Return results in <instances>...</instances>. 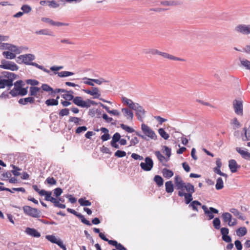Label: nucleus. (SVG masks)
I'll list each match as a JSON object with an SVG mask.
<instances>
[{
	"mask_svg": "<svg viewBox=\"0 0 250 250\" xmlns=\"http://www.w3.org/2000/svg\"><path fill=\"white\" fill-rule=\"evenodd\" d=\"M174 184L177 189L179 190L178 195L180 197H184L186 204L190 203L193 199L192 195L195 191L194 186L189 183H185L178 175L174 177Z\"/></svg>",
	"mask_w": 250,
	"mask_h": 250,
	"instance_id": "obj_1",
	"label": "nucleus"
},
{
	"mask_svg": "<svg viewBox=\"0 0 250 250\" xmlns=\"http://www.w3.org/2000/svg\"><path fill=\"white\" fill-rule=\"evenodd\" d=\"M17 78V75L13 73L4 72L0 76V89L5 87L10 88L13 85V81Z\"/></svg>",
	"mask_w": 250,
	"mask_h": 250,
	"instance_id": "obj_2",
	"label": "nucleus"
},
{
	"mask_svg": "<svg viewBox=\"0 0 250 250\" xmlns=\"http://www.w3.org/2000/svg\"><path fill=\"white\" fill-rule=\"evenodd\" d=\"M141 128L144 135H142L138 131H136L135 133L137 136L144 139H146V137L153 140H156L157 139V136L154 131L147 125L144 123L142 124Z\"/></svg>",
	"mask_w": 250,
	"mask_h": 250,
	"instance_id": "obj_3",
	"label": "nucleus"
},
{
	"mask_svg": "<svg viewBox=\"0 0 250 250\" xmlns=\"http://www.w3.org/2000/svg\"><path fill=\"white\" fill-rule=\"evenodd\" d=\"M24 213L26 215L34 218H39L41 216V211L36 208H33L29 206L23 207Z\"/></svg>",
	"mask_w": 250,
	"mask_h": 250,
	"instance_id": "obj_4",
	"label": "nucleus"
},
{
	"mask_svg": "<svg viewBox=\"0 0 250 250\" xmlns=\"http://www.w3.org/2000/svg\"><path fill=\"white\" fill-rule=\"evenodd\" d=\"M0 68L4 69H9L11 71H16L18 70L19 66L14 62L7 61L4 59L1 61Z\"/></svg>",
	"mask_w": 250,
	"mask_h": 250,
	"instance_id": "obj_5",
	"label": "nucleus"
},
{
	"mask_svg": "<svg viewBox=\"0 0 250 250\" xmlns=\"http://www.w3.org/2000/svg\"><path fill=\"white\" fill-rule=\"evenodd\" d=\"M132 110L136 111L137 119L141 122H143L146 113V111L143 107L138 104H137L136 105H135Z\"/></svg>",
	"mask_w": 250,
	"mask_h": 250,
	"instance_id": "obj_6",
	"label": "nucleus"
},
{
	"mask_svg": "<svg viewBox=\"0 0 250 250\" xmlns=\"http://www.w3.org/2000/svg\"><path fill=\"white\" fill-rule=\"evenodd\" d=\"M145 162H142L140 164V167L144 171H148L151 170L153 167V162L152 160L149 157H147L145 159Z\"/></svg>",
	"mask_w": 250,
	"mask_h": 250,
	"instance_id": "obj_7",
	"label": "nucleus"
},
{
	"mask_svg": "<svg viewBox=\"0 0 250 250\" xmlns=\"http://www.w3.org/2000/svg\"><path fill=\"white\" fill-rule=\"evenodd\" d=\"M222 218L224 222H228L229 226H234L237 224V220L236 219H233L232 220V215L229 212L223 213L222 215Z\"/></svg>",
	"mask_w": 250,
	"mask_h": 250,
	"instance_id": "obj_8",
	"label": "nucleus"
},
{
	"mask_svg": "<svg viewBox=\"0 0 250 250\" xmlns=\"http://www.w3.org/2000/svg\"><path fill=\"white\" fill-rule=\"evenodd\" d=\"M45 238L47 240L52 243L56 244L63 250H66V248L64 245H63L62 242L60 239H58L53 235H46Z\"/></svg>",
	"mask_w": 250,
	"mask_h": 250,
	"instance_id": "obj_9",
	"label": "nucleus"
},
{
	"mask_svg": "<svg viewBox=\"0 0 250 250\" xmlns=\"http://www.w3.org/2000/svg\"><path fill=\"white\" fill-rule=\"evenodd\" d=\"M233 106L236 114L243 115V102L240 100H235L233 102Z\"/></svg>",
	"mask_w": 250,
	"mask_h": 250,
	"instance_id": "obj_10",
	"label": "nucleus"
},
{
	"mask_svg": "<svg viewBox=\"0 0 250 250\" xmlns=\"http://www.w3.org/2000/svg\"><path fill=\"white\" fill-rule=\"evenodd\" d=\"M235 31L244 35L250 34V25L239 24L235 27Z\"/></svg>",
	"mask_w": 250,
	"mask_h": 250,
	"instance_id": "obj_11",
	"label": "nucleus"
},
{
	"mask_svg": "<svg viewBox=\"0 0 250 250\" xmlns=\"http://www.w3.org/2000/svg\"><path fill=\"white\" fill-rule=\"evenodd\" d=\"M202 208L204 210L205 214H207L208 216V220H211L214 218L213 213L217 214L219 212L217 209L212 207H210L208 209L205 205H203Z\"/></svg>",
	"mask_w": 250,
	"mask_h": 250,
	"instance_id": "obj_12",
	"label": "nucleus"
},
{
	"mask_svg": "<svg viewBox=\"0 0 250 250\" xmlns=\"http://www.w3.org/2000/svg\"><path fill=\"white\" fill-rule=\"evenodd\" d=\"M18 59L21 60L22 62L31 64L30 62L35 59V56L31 54L21 55L18 57Z\"/></svg>",
	"mask_w": 250,
	"mask_h": 250,
	"instance_id": "obj_13",
	"label": "nucleus"
},
{
	"mask_svg": "<svg viewBox=\"0 0 250 250\" xmlns=\"http://www.w3.org/2000/svg\"><path fill=\"white\" fill-rule=\"evenodd\" d=\"M73 102L77 105L82 107H88L90 105L84 101L83 100L81 97L77 96L74 97Z\"/></svg>",
	"mask_w": 250,
	"mask_h": 250,
	"instance_id": "obj_14",
	"label": "nucleus"
},
{
	"mask_svg": "<svg viewBox=\"0 0 250 250\" xmlns=\"http://www.w3.org/2000/svg\"><path fill=\"white\" fill-rule=\"evenodd\" d=\"M83 91L85 93L93 96L94 98H99L101 96L100 91L97 87H92V90L83 89Z\"/></svg>",
	"mask_w": 250,
	"mask_h": 250,
	"instance_id": "obj_15",
	"label": "nucleus"
},
{
	"mask_svg": "<svg viewBox=\"0 0 250 250\" xmlns=\"http://www.w3.org/2000/svg\"><path fill=\"white\" fill-rule=\"evenodd\" d=\"M236 150L240 154L243 159L250 161V153L247 151V149H243L241 147H237L236 148Z\"/></svg>",
	"mask_w": 250,
	"mask_h": 250,
	"instance_id": "obj_16",
	"label": "nucleus"
},
{
	"mask_svg": "<svg viewBox=\"0 0 250 250\" xmlns=\"http://www.w3.org/2000/svg\"><path fill=\"white\" fill-rule=\"evenodd\" d=\"M40 92H42L41 88L36 86H31L29 88V95L34 98H38L40 96Z\"/></svg>",
	"mask_w": 250,
	"mask_h": 250,
	"instance_id": "obj_17",
	"label": "nucleus"
},
{
	"mask_svg": "<svg viewBox=\"0 0 250 250\" xmlns=\"http://www.w3.org/2000/svg\"><path fill=\"white\" fill-rule=\"evenodd\" d=\"M95 130L97 132L100 130L102 132L104 133V134L101 137V139L103 142L106 141L110 139L109 130L107 128L103 127L100 129H95Z\"/></svg>",
	"mask_w": 250,
	"mask_h": 250,
	"instance_id": "obj_18",
	"label": "nucleus"
},
{
	"mask_svg": "<svg viewBox=\"0 0 250 250\" xmlns=\"http://www.w3.org/2000/svg\"><path fill=\"white\" fill-rule=\"evenodd\" d=\"M229 167L231 172H236L238 168H240L239 166L235 160L231 159L229 162Z\"/></svg>",
	"mask_w": 250,
	"mask_h": 250,
	"instance_id": "obj_19",
	"label": "nucleus"
},
{
	"mask_svg": "<svg viewBox=\"0 0 250 250\" xmlns=\"http://www.w3.org/2000/svg\"><path fill=\"white\" fill-rule=\"evenodd\" d=\"M25 232L28 235L34 237L38 238L41 236V233L33 228H27L25 230Z\"/></svg>",
	"mask_w": 250,
	"mask_h": 250,
	"instance_id": "obj_20",
	"label": "nucleus"
},
{
	"mask_svg": "<svg viewBox=\"0 0 250 250\" xmlns=\"http://www.w3.org/2000/svg\"><path fill=\"white\" fill-rule=\"evenodd\" d=\"M35 102V98L33 97H28L25 98L20 99L19 103L21 104L25 105L28 103L30 104H34Z\"/></svg>",
	"mask_w": 250,
	"mask_h": 250,
	"instance_id": "obj_21",
	"label": "nucleus"
},
{
	"mask_svg": "<svg viewBox=\"0 0 250 250\" xmlns=\"http://www.w3.org/2000/svg\"><path fill=\"white\" fill-rule=\"evenodd\" d=\"M160 56L163 57L164 58L167 59L171 60L182 61L183 59L180 58L175 57L171 54H169L166 52H161Z\"/></svg>",
	"mask_w": 250,
	"mask_h": 250,
	"instance_id": "obj_22",
	"label": "nucleus"
},
{
	"mask_svg": "<svg viewBox=\"0 0 250 250\" xmlns=\"http://www.w3.org/2000/svg\"><path fill=\"white\" fill-rule=\"evenodd\" d=\"M122 111L124 116L130 120H132L133 118V112L127 108H124L122 109Z\"/></svg>",
	"mask_w": 250,
	"mask_h": 250,
	"instance_id": "obj_23",
	"label": "nucleus"
},
{
	"mask_svg": "<svg viewBox=\"0 0 250 250\" xmlns=\"http://www.w3.org/2000/svg\"><path fill=\"white\" fill-rule=\"evenodd\" d=\"M122 102L125 104H126L131 109H133L137 104L134 103L131 100L127 99L126 97L122 98Z\"/></svg>",
	"mask_w": 250,
	"mask_h": 250,
	"instance_id": "obj_24",
	"label": "nucleus"
},
{
	"mask_svg": "<svg viewBox=\"0 0 250 250\" xmlns=\"http://www.w3.org/2000/svg\"><path fill=\"white\" fill-rule=\"evenodd\" d=\"M63 93L62 97L64 99L68 101L73 100L74 97L73 95L74 92L72 90L67 91L65 90V91L63 92Z\"/></svg>",
	"mask_w": 250,
	"mask_h": 250,
	"instance_id": "obj_25",
	"label": "nucleus"
},
{
	"mask_svg": "<svg viewBox=\"0 0 250 250\" xmlns=\"http://www.w3.org/2000/svg\"><path fill=\"white\" fill-rule=\"evenodd\" d=\"M59 96H57L56 99H49L45 101V103L47 106L57 105L59 104L58 99Z\"/></svg>",
	"mask_w": 250,
	"mask_h": 250,
	"instance_id": "obj_26",
	"label": "nucleus"
},
{
	"mask_svg": "<svg viewBox=\"0 0 250 250\" xmlns=\"http://www.w3.org/2000/svg\"><path fill=\"white\" fill-rule=\"evenodd\" d=\"M162 174L163 176L167 179L171 178L173 175V171L166 168L163 169Z\"/></svg>",
	"mask_w": 250,
	"mask_h": 250,
	"instance_id": "obj_27",
	"label": "nucleus"
},
{
	"mask_svg": "<svg viewBox=\"0 0 250 250\" xmlns=\"http://www.w3.org/2000/svg\"><path fill=\"white\" fill-rule=\"evenodd\" d=\"M166 191L167 193H172L174 190L173 185L171 181L165 183Z\"/></svg>",
	"mask_w": 250,
	"mask_h": 250,
	"instance_id": "obj_28",
	"label": "nucleus"
},
{
	"mask_svg": "<svg viewBox=\"0 0 250 250\" xmlns=\"http://www.w3.org/2000/svg\"><path fill=\"white\" fill-rule=\"evenodd\" d=\"M155 155L157 157L159 161L161 163H166L168 160V159H167L165 157H164L159 151H156L155 152Z\"/></svg>",
	"mask_w": 250,
	"mask_h": 250,
	"instance_id": "obj_29",
	"label": "nucleus"
},
{
	"mask_svg": "<svg viewBox=\"0 0 250 250\" xmlns=\"http://www.w3.org/2000/svg\"><path fill=\"white\" fill-rule=\"evenodd\" d=\"M41 193H40V195L45 196V200L46 201H49L50 200V198L52 197V193L51 191H47L44 189H42V191H41Z\"/></svg>",
	"mask_w": 250,
	"mask_h": 250,
	"instance_id": "obj_30",
	"label": "nucleus"
},
{
	"mask_svg": "<svg viewBox=\"0 0 250 250\" xmlns=\"http://www.w3.org/2000/svg\"><path fill=\"white\" fill-rule=\"evenodd\" d=\"M245 131V136L242 137L243 141H249L250 140V125L248 128H244Z\"/></svg>",
	"mask_w": 250,
	"mask_h": 250,
	"instance_id": "obj_31",
	"label": "nucleus"
},
{
	"mask_svg": "<svg viewBox=\"0 0 250 250\" xmlns=\"http://www.w3.org/2000/svg\"><path fill=\"white\" fill-rule=\"evenodd\" d=\"M247 233V230L245 227H241L236 230L237 235L242 237L245 235Z\"/></svg>",
	"mask_w": 250,
	"mask_h": 250,
	"instance_id": "obj_32",
	"label": "nucleus"
},
{
	"mask_svg": "<svg viewBox=\"0 0 250 250\" xmlns=\"http://www.w3.org/2000/svg\"><path fill=\"white\" fill-rule=\"evenodd\" d=\"M55 74H58L60 77H65L72 76L74 74L73 72L69 71H61L60 72H54Z\"/></svg>",
	"mask_w": 250,
	"mask_h": 250,
	"instance_id": "obj_33",
	"label": "nucleus"
},
{
	"mask_svg": "<svg viewBox=\"0 0 250 250\" xmlns=\"http://www.w3.org/2000/svg\"><path fill=\"white\" fill-rule=\"evenodd\" d=\"M154 181L159 187L163 185L164 180L162 177L159 175H155L154 178Z\"/></svg>",
	"mask_w": 250,
	"mask_h": 250,
	"instance_id": "obj_34",
	"label": "nucleus"
},
{
	"mask_svg": "<svg viewBox=\"0 0 250 250\" xmlns=\"http://www.w3.org/2000/svg\"><path fill=\"white\" fill-rule=\"evenodd\" d=\"M41 88L44 91L48 92V94L51 96L52 91H53V89L47 84H42Z\"/></svg>",
	"mask_w": 250,
	"mask_h": 250,
	"instance_id": "obj_35",
	"label": "nucleus"
},
{
	"mask_svg": "<svg viewBox=\"0 0 250 250\" xmlns=\"http://www.w3.org/2000/svg\"><path fill=\"white\" fill-rule=\"evenodd\" d=\"M36 33L37 34L40 35H49L51 36H53V33L51 31H49L48 29H42L39 31H36Z\"/></svg>",
	"mask_w": 250,
	"mask_h": 250,
	"instance_id": "obj_36",
	"label": "nucleus"
},
{
	"mask_svg": "<svg viewBox=\"0 0 250 250\" xmlns=\"http://www.w3.org/2000/svg\"><path fill=\"white\" fill-rule=\"evenodd\" d=\"M224 187V183L221 177L217 179L216 184L215 185L216 189L217 190L221 189Z\"/></svg>",
	"mask_w": 250,
	"mask_h": 250,
	"instance_id": "obj_37",
	"label": "nucleus"
},
{
	"mask_svg": "<svg viewBox=\"0 0 250 250\" xmlns=\"http://www.w3.org/2000/svg\"><path fill=\"white\" fill-rule=\"evenodd\" d=\"M2 54L7 59H13L16 57L15 54L9 51H4L3 52Z\"/></svg>",
	"mask_w": 250,
	"mask_h": 250,
	"instance_id": "obj_38",
	"label": "nucleus"
},
{
	"mask_svg": "<svg viewBox=\"0 0 250 250\" xmlns=\"http://www.w3.org/2000/svg\"><path fill=\"white\" fill-rule=\"evenodd\" d=\"M180 4V2L177 1H164L161 2V4L167 6H174Z\"/></svg>",
	"mask_w": 250,
	"mask_h": 250,
	"instance_id": "obj_39",
	"label": "nucleus"
},
{
	"mask_svg": "<svg viewBox=\"0 0 250 250\" xmlns=\"http://www.w3.org/2000/svg\"><path fill=\"white\" fill-rule=\"evenodd\" d=\"M158 132H159V134L160 135V136L165 140H167L169 137V134L168 133H167L165 131L164 129H163L162 128H159L158 129Z\"/></svg>",
	"mask_w": 250,
	"mask_h": 250,
	"instance_id": "obj_40",
	"label": "nucleus"
},
{
	"mask_svg": "<svg viewBox=\"0 0 250 250\" xmlns=\"http://www.w3.org/2000/svg\"><path fill=\"white\" fill-rule=\"evenodd\" d=\"M78 202L82 206H90L91 205V203L90 201L83 198H80Z\"/></svg>",
	"mask_w": 250,
	"mask_h": 250,
	"instance_id": "obj_41",
	"label": "nucleus"
},
{
	"mask_svg": "<svg viewBox=\"0 0 250 250\" xmlns=\"http://www.w3.org/2000/svg\"><path fill=\"white\" fill-rule=\"evenodd\" d=\"M197 206H201V203L198 201H193L190 204L189 207H191L193 210L198 211Z\"/></svg>",
	"mask_w": 250,
	"mask_h": 250,
	"instance_id": "obj_42",
	"label": "nucleus"
},
{
	"mask_svg": "<svg viewBox=\"0 0 250 250\" xmlns=\"http://www.w3.org/2000/svg\"><path fill=\"white\" fill-rule=\"evenodd\" d=\"M230 124L234 129L238 128L240 126V124L236 118L231 120Z\"/></svg>",
	"mask_w": 250,
	"mask_h": 250,
	"instance_id": "obj_43",
	"label": "nucleus"
},
{
	"mask_svg": "<svg viewBox=\"0 0 250 250\" xmlns=\"http://www.w3.org/2000/svg\"><path fill=\"white\" fill-rule=\"evenodd\" d=\"M213 225L215 229H219L220 228V220L219 218H215L213 220Z\"/></svg>",
	"mask_w": 250,
	"mask_h": 250,
	"instance_id": "obj_44",
	"label": "nucleus"
},
{
	"mask_svg": "<svg viewBox=\"0 0 250 250\" xmlns=\"http://www.w3.org/2000/svg\"><path fill=\"white\" fill-rule=\"evenodd\" d=\"M120 126L123 129L125 130L127 132L132 133L135 132V130L133 128L123 124H121Z\"/></svg>",
	"mask_w": 250,
	"mask_h": 250,
	"instance_id": "obj_45",
	"label": "nucleus"
},
{
	"mask_svg": "<svg viewBox=\"0 0 250 250\" xmlns=\"http://www.w3.org/2000/svg\"><path fill=\"white\" fill-rule=\"evenodd\" d=\"M78 217L81 219L82 222L83 223V224H84L86 225H88V226L91 225L90 222L88 220H86L84 218V217L83 215H82L81 213H80V214L79 215H78Z\"/></svg>",
	"mask_w": 250,
	"mask_h": 250,
	"instance_id": "obj_46",
	"label": "nucleus"
},
{
	"mask_svg": "<svg viewBox=\"0 0 250 250\" xmlns=\"http://www.w3.org/2000/svg\"><path fill=\"white\" fill-rule=\"evenodd\" d=\"M121 139V135L118 132H116L113 136L112 140L111 142H118Z\"/></svg>",
	"mask_w": 250,
	"mask_h": 250,
	"instance_id": "obj_47",
	"label": "nucleus"
},
{
	"mask_svg": "<svg viewBox=\"0 0 250 250\" xmlns=\"http://www.w3.org/2000/svg\"><path fill=\"white\" fill-rule=\"evenodd\" d=\"M92 80V79L88 78L87 77H84L83 78V83L90 86H93L94 83Z\"/></svg>",
	"mask_w": 250,
	"mask_h": 250,
	"instance_id": "obj_48",
	"label": "nucleus"
},
{
	"mask_svg": "<svg viewBox=\"0 0 250 250\" xmlns=\"http://www.w3.org/2000/svg\"><path fill=\"white\" fill-rule=\"evenodd\" d=\"M220 168H221L220 167H214L213 169L214 172L220 175V176H222L227 178L228 177L227 174L222 172L221 171Z\"/></svg>",
	"mask_w": 250,
	"mask_h": 250,
	"instance_id": "obj_49",
	"label": "nucleus"
},
{
	"mask_svg": "<svg viewBox=\"0 0 250 250\" xmlns=\"http://www.w3.org/2000/svg\"><path fill=\"white\" fill-rule=\"evenodd\" d=\"M115 156L118 158L124 157L126 156V152L122 150H117L114 154Z\"/></svg>",
	"mask_w": 250,
	"mask_h": 250,
	"instance_id": "obj_50",
	"label": "nucleus"
},
{
	"mask_svg": "<svg viewBox=\"0 0 250 250\" xmlns=\"http://www.w3.org/2000/svg\"><path fill=\"white\" fill-rule=\"evenodd\" d=\"M229 211L231 213H233L235 216L239 218H241V213L239 211V210L237 209L232 208L230 209Z\"/></svg>",
	"mask_w": 250,
	"mask_h": 250,
	"instance_id": "obj_51",
	"label": "nucleus"
},
{
	"mask_svg": "<svg viewBox=\"0 0 250 250\" xmlns=\"http://www.w3.org/2000/svg\"><path fill=\"white\" fill-rule=\"evenodd\" d=\"M92 81H93V82H94L99 85L103 83H109L108 81L105 80L103 78H101L100 79H92Z\"/></svg>",
	"mask_w": 250,
	"mask_h": 250,
	"instance_id": "obj_52",
	"label": "nucleus"
},
{
	"mask_svg": "<svg viewBox=\"0 0 250 250\" xmlns=\"http://www.w3.org/2000/svg\"><path fill=\"white\" fill-rule=\"evenodd\" d=\"M241 63L247 69L250 70V62L247 60L241 61Z\"/></svg>",
	"mask_w": 250,
	"mask_h": 250,
	"instance_id": "obj_53",
	"label": "nucleus"
},
{
	"mask_svg": "<svg viewBox=\"0 0 250 250\" xmlns=\"http://www.w3.org/2000/svg\"><path fill=\"white\" fill-rule=\"evenodd\" d=\"M69 113V110L68 108H64L60 110L59 115L61 117L67 116Z\"/></svg>",
	"mask_w": 250,
	"mask_h": 250,
	"instance_id": "obj_54",
	"label": "nucleus"
},
{
	"mask_svg": "<svg viewBox=\"0 0 250 250\" xmlns=\"http://www.w3.org/2000/svg\"><path fill=\"white\" fill-rule=\"evenodd\" d=\"M163 148H164L166 155L167 157V159H169L171 156V149L166 146H164Z\"/></svg>",
	"mask_w": 250,
	"mask_h": 250,
	"instance_id": "obj_55",
	"label": "nucleus"
},
{
	"mask_svg": "<svg viewBox=\"0 0 250 250\" xmlns=\"http://www.w3.org/2000/svg\"><path fill=\"white\" fill-rule=\"evenodd\" d=\"M46 182L50 185H55L56 184V180L53 177H48L46 180Z\"/></svg>",
	"mask_w": 250,
	"mask_h": 250,
	"instance_id": "obj_56",
	"label": "nucleus"
},
{
	"mask_svg": "<svg viewBox=\"0 0 250 250\" xmlns=\"http://www.w3.org/2000/svg\"><path fill=\"white\" fill-rule=\"evenodd\" d=\"M62 193V190L60 188H57L54 189V194L56 197H58Z\"/></svg>",
	"mask_w": 250,
	"mask_h": 250,
	"instance_id": "obj_57",
	"label": "nucleus"
},
{
	"mask_svg": "<svg viewBox=\"0 0 250 250\" xmlns=\"http://www.w3.org/2000/svg\"><path fill=\"white\" fill-rule=\"evenodd\" d=\"M28 91L27 88H22L21 87L20 89H19V94L18 95L20 96H24L27 94Z\"/></svg>",
	"mask_w": 250,
	"mask_h": 250,
	"instance_id": "obj_58",
	"label": "nucleus"
},
{
	"mask_svg": "<svg viewBox=\"0 0 250 250\" xmlns=\"http://www.w3.org/2000/svg\"><path fill=\"white\" fill-rule=\"evenodd\" d=\"M23 12L28 13L31 11V8L28 5H23L21 8Z\"/></svg>",
	"mask_w": 250,
	"mask_h": 250,
	"instance_id": "obj_59",
	"label": "nucleus"
},
{
	"mask_svg": "<svg viewBox=\"0 0 250 250\" xmlns=\"http://www.w3.org/2000/svg\"><path fill=\"white\" fill-rule=\"evenodd\" d=\"M13 170L12 171V173L15 176H19L21 175V173L19 172V170L21 169L15 166H13Z\"/></svg>",
	"mask_w": 250,
	"mask_h": 250,
	"instance_id": "obj_60",
	"label": "nucleus"
},
{
	"mask_svg": "<svg viewBox=\"0 0 250 250\" xmlns=\"http://www.w3.org/2000/svg\"><path fill=\"white\" fill-rule=\"evenodd\" d=\"M87 130V127L85 126H79L76 130V133L79 134L82 132L85 131Z\"/></svg>",
	"mask_w": 250,
	"mask_h": 250,
	"instance_id": "obj_61",
	"label": "nucleus"
},
{
	"mask_svg": "<svg viewBox=\"0 0 250 250\" xmlns=\"http://www.w3.org/2000/svg\"><path fill=\"white\" fill-rule=\"evenodd\" d=\"M65 197L67 198L69 200V201L71 203H75L77 201V199L75 197H73L70 194H67L65 195Z\"/></svg>",
	"mask_w": 250,
	"mask_h": 250,
	"instance_id": "obj_62",
	"label": "nucleus"
},
{
	"mask_svg": "<svg viewBox=\"0 0 250 250\" xmlns=\"http://www.w3.org/2000/svg\"><path fill=\"white\" fill-rule=\"evenodd\" d=\"M139 143V140L136 137L133 138L130 141V146H135Z\"/></svg>",
	"mask_w": 250,
	"mask_h": 250,
	"instance_id": "obj_63",
	"label": "nucleus"
},
{
	"mask_svg": "<svg viewBox=\"0 0 250 250\" xmlns=\"http://www.w3.org/2000/svg\"><path fill=\"white\" fill-rule=\"evenodd\" d=\"M235 247L237 250H241L242 249V245L239 240H236L234 242Z\"/></svg>",
	"mask_w": 250,
	"mask_h": 250,
	"instance_id": "obj_64",
	"label": "nucleus"
}]
</instances>
